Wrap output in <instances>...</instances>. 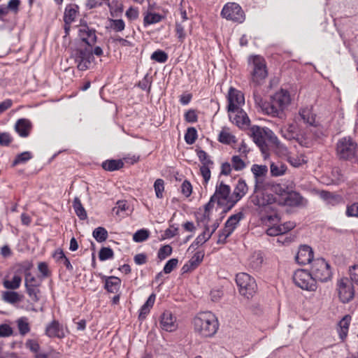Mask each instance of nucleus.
<instances>
[{"mask_svg":"<svg viewBox=\"0 0 358 358\" xmlns=\"http://www.w3.org/2000/svg\"><path fill=\"white\" fill-rule=\"evenodd\" d=\"M194 332L202 338H211L219 329L217 317L211 312L199 313L193 319Z\"/></svg>","mask_w":358,"mask_h":358,"instance_id":"nucleus-1","label":"nucleus"},{"mask_svg":"<svg viewBox=\"0 0 358 358\" xmlns=\"http://www.w3.org/2000/svg\"><path fill=\"white\" fill-rule=\"evenodd\" d=\"M72 57L80 71H86L90 68L94 59L92 52V47L79 45L73 52Z\"/></svg>","mask_w":358,"mask_h":358,"instance_id":"nucleus-2","label":"nucleus"},{"mask_svg":"<svg viewBox=\"0 0 358 358\" xmlns=\"http://www.w3.org/2000/svg\"><path fill=\"white\" fill-rule=\"evenodd\" d=\"M249 64L251 66V80L256 85H260L267 76V70L266 63L260 56L256 55L249 59Z\"/></svg>","mask_w":358,"mask_h":358,"instance_id":"nucleus-3","label":"nucleus"},{"mask_svg":"<svg viewBox=\"0 0 358 358\" xmlns=\"http://www.w3.org/2000/svg\"><path fill=\"white\" fill-rule=\"evenodd\" d=\"M252 137L254 142L260 148L263 154H266L268 152V147L265 141V137L269 138L271 143L276 145L278 147L280 146V141L277 136L274 135L273 131L270 129H264L257 127L255 129H253Z\"/></svg>","mask_w":358,"mask_h":358,"instance_id":"nucleus-4","label":"nucleus"},{"mask_svg":"<svg viewBox=\"0 0 358 358\" xmlns=\"http://www.w3.org/2000/svg\"><path fill=\"white\" fill-rule=\"evenodd\" d=\"M357 147V143L351 137H343L336 144L337 156L341 159H351L356 155Z\"/></svg>","mask_w":358,"mask_h":358,"instance_id":"nucleus-5","label":"nucleus"},{"mask_svg":"<svg viewBox=\"0 0 358 358\" xmlns=\"http://www.w3.org/2000/svg\"><path fill=\"white\" fill-rule=\"evenodd\" d=\"M236 282L239 287L241 294L247 298L252 296L257 289V283L253 278L246 273H240L236 276Z\"/></svg>","mask_w":358,"mask_h":358,"instance_id":"nucleus-6","label":"nucleus"},{"mask_svg":"<svg viewBox=\"0 0 358 358\" xmlns=\"http://www.w3.org/2000/svg\"><path fill=\"white\" fill-rule=\"evenodd\" d=\"M310 273L315 278V282H327L331 276L329 264L322 258L313 261Z\"/></svg>","mask_w":358,"mask_h":358,"instance_id":"nucleus-7","label":"nucleus"},{"mask_svg":"<svg viewBox=\"0 0 358 358\" xmlns=\"http://www.w3.org/2000/svg\"><path fill=\"white\" fill-rule=\"evenodd\" d=\"M293 280L294 284L302 289L315 291L317 288L315 278H313L310 272L304 269L295 271Z\"/></svg>","mask_w":358,"mask_h":358,"instance_id":"nucleus-8","label":"nucleus"},{"mask_svg":"<svg viewBox=\"0 0 358 358\" xmlns=\"http://www.w3.org/2000/svg\"><path fill=\"white\" fill-rule=\"evenodd\" d=\"M221 15L227 20L241 23L245 20V15L242 8L236 3L229 2L226 3L222 11Z\"/></svg>","mask_w":358,"mask_h":358,"instance_id":"nucleus-9","label":"nucleus"},{"mask_svg":"<svg viewBox=\"0 0 358 358\" xmlns=\"http://www.w3.org/2000/svg\"><path fill=\"white\" fill-rule=\"evenodd\" d=\"M231 187L224 184L222 181L216 185L215 191L212 195L216 200L218 206H228V209H231L235 203L231 201Z\"/></svg>","mask_w":358,"mask_h":358,"instance_id":"nucleus-10","label":"nucleus"},{"mask_svg":"<svg viewBox=\"0 0 358 358\" xmlns=\"http://www.w3.org/2000/svg\"><path fill=\"white\" fill-rule=\"evenodd\" d=\"M338 296L341 302L345 303L350 301L355 296V289L352 282L347 278L338 282Z\"/></svg>","mask_w":358,"mask_h":358,"instance_id":"nucleus-11","label":"nucleus"},{"mask_svg":"<svg viewBox=\"0 0 358 358\" xmlns=\"http://www.w3.org/2000/svg\"><path fill=\"white\" fill-rule=\"evenodd\" d=\"M227 99V109L229 112L238 111L245 103L243 94L241 91L232 87L229 90Z\"/></svg>","mask_w":358,"mask_h":358,"instance_id":"nucleus-12","label":"nucleus"},{"mask_svg":"<svg viewBox=\"0 0 358 358\" xmlns=\"http://www.w3.org/2000/svg\"><path fill=\"white\" fill-rule=\"evenodd\" d=\"M78 36L81 41L85 43L84 46L92 47L96 42V30L89 27L87 24H80Z\"/></svg>","mask_w":358,"mask_h":358,"instance_id":"nucleus-13","label":"nucleus"},{"mask_svg":"<svg viewBox=\"0 0 358 358\" xmlns=\"http://www.w3.org/2000/svg\"><path fill=\"white\" fill-rule=\"evenodd\" d=\"M295 259L296 262L301 265H306L310 262L313 263L314 259L313 251L312 248L307 245H301L299 248Z\"/></svg>","mask_w":358,"mask_h":358,"instance_id":"nucleus-14","label":"nucleus"},{"mask_svg":"<svg viewBox=\"0 0 358 358\" xmlns=\"http://www.w3.org/2000/svg\"><path fill=\"white\" fill-rule=\"evenodd\" d=\"M160 327L163 330L169 332H172L177 329L176 318L171 312L166 310L162 313L160 318Z\"/></svg>","mask_w":358,"mask_h":358,"instance_id":"nucleus-15","label":"nucleus"},{"mask_svg":"<svg viewBox=\"0 0 358 358\" xmlns=\"http://www.w3.org/2000/svg\"><path fill=\"white\" fill-rule=\"evenodd\" d=\"M45 334L50 338H57L59 339H62L66 336L64 327L55 320L46 326Z\"/></svg>","mask_w":358,"mask_h":358,"instance_id":"nucleus-16","label":"nucleus"},{"mask_svg":"<svg viewBox=\"0 0 358 358\" xmlns=\"http://www.w3.org/2000/svg\"><path fill=\"white\" fill-rule=\"evenodd\" d=\"M248 191V187L245 180L239 178L231 194L232 203L236 204L247 194Z\"/></svg>","mask_w":358,"mask_h":358,"instance_id":"nucleus-17","label":"nucleus"},{"mask_svg":"<svg viewBox=\"0 0 358 358\" xmlns=\"http://www.w3.org/2000/svg\"><path fill=\"white\" fill-rule=\"evenodd\" d=\"M271 98L282 111H284L291 101L289 92L284 90L277 92Z\"/></svg>","mask_w":358,"mask_h":358,"instance_id":"nucleus-18","label":"nucleus"},{"mask_svg":"<svg viewBox=\"0 0 358 358\" xmlns=\"http://www.w3.org/2000/svg\"><path fill=\"white\" fill-rule=\"evenodd\" d=\"M306 200L296 192H289L285 194V203L289 206L298 207L306 203Z\"/></svg>","mask_w":358,"mask_h":358,"instance_id":"nucleus-19","label":"nucleus"},{"mask_svg":"<svg viewBox=\"0 0 358 358\" xmlns=\"http://www.w3.org/2000/svg\"><path fill=\"white\" fill-rule=\"evenodd\" d=\"M263 112L272 117L282 118L284 116L283 111L278 107V105L275 104L271 98L269 101H266V103H264Z\"/></svg>","mask_w":358,"mask_h":358,"instance_id":"nucleus-20","label":"nucleus"},{"mask_svg":"<svg viewBox=\"0 0 358 358\" xmlns=\"http://www.w3.org/2000/svg\"><path fill=\"white\" fill-rule=\"evenodd\" d=\"M16 132L23 138L27 137L29 135L31 123L27 119H20L18 120L15 125Z\"/></svg>","mask_w":358,"mask_h":358,"instance_id":"nucleus-21","label":"nucleus"},{"mask_svg":"<svg viewBox=\"0 0 358 358\" xmlns=\"http://www.w3.org/2000/svg\"><path fill=\"white\" fill-rule=\"evenodd\" d=\"M105 280L104 288L110 293H117L120 287L121 280L115 276H103Z\"/></svg>","mask_w":358,"mask_h":358,"instance_id":"nucleus-22","label":"nucleus"},{"mask_svg":"<svg viewBox=\"0 0 358 358\" xmlns=\"http://www.w3.org/2000/svg\"><path fill=\"white\" fill-rule=\"evenodd\" d=\"M351 319L352 318L350 315H346L340 320L338 324L337 331L339 337L342 341H344L348 336Z\"/></svg>","mask_w":358,"mask_h":358,"instance_id":"nucleus-23","label":"nucleus"},{"mask_svg":"<svg viewBox=\"0 0 358 358\" xmlns=\"http://www.w3.org/2000/svg\"><path fill=\"white\" fill-rule=\"evenodd\" d=\"M244 217V214L239 212L236 214L231 215L224 224V228L227 229V234H231L239 222Z\"/></svg>","mask_w":358,"mask_h":358,"instance_id":"nucleus-24","label":"nucleus"},{"mask_svg":"<svg viewBox=\"0 0 358 358\" xmlns=\"http://www.w3.org/2000/svg\"><path fill=\"white\" fill-rule=\"evenodd\" d=\"M299 115L305 124L309 126L315 124L316 115L312 112L311 108L308 107L301 108Z\"/></svg>","mask_w":358,"mask_h":358,"instance_id":"nucleus-25","label":"nucleus"},{"mask_svg":"<svg viewBox=\"0 0 358 358\" xmlns=\"http://www.w3.org/2000/svg\"><path fill=\"white\" fill-rule=\"evenodd\" d=\"M78 9L77 5H68L64 10V21L65 24H71L75 20Z\"/></svg>","mask_w":358,"mask_h":358,"instance_id":"nucleus-26","label":"nucleus"},{"mask_svg":"<svg viewBox=\"0 0 358 358\" xmlns=\"http://www.w3.org/2000/svg\"><path fill=\"white\" fill-rule=\"evenodd\" d=\"M320 196L327 204H330L331 206L338 205L343 201L341 196L327 191H322Z\"/></svg>","mask_w":358,"mask_h":358,"instance_id":"nucleus-27","label":"nucleus"},{"mask_svg":"<svg viewBox=\"0 0 358 358\" xmlns=\"http://www.w3.org/2000/svg\"><path fill=\"white\" fill-rule=\"evenodd\" d=\"M101 166L106 171H114L122 169L124 162L122 159H108L102 163Z\"/></svg>","mask_w":358,"mask_h":358,"instance_id":"nucleus-28","label":"nucleus"},{"mask_svg":"<svg viewBox=\"0 0 358 358\" xmlns=\"http://www.w3.org/2000/svg\"><path fill=\"white\" fill-rule=\"evenodd\" d=\"M213 235V232H210V229L208 226L205 227V230L201 233L200 235H199L194 240V241L189 246L190 248H195L198 247L200 245L206 243Z\"/></svg>","mask_w":358,"mask_h":358,"instance_id":"nucleus-29","label":"nucleus"},{"mask_svg":"<svg viewBox=\"0 0 358 358\" xmlns=\"http://www.w3.org/2000/svg\"><path fill=\"white\" fill-rule=\"evenodd\" d=\"M310 132L312 134L315 140H321L327 136L326 130L317 122H315L314 125H310Z\"/></svg>","mask_w":358,"mask_h":358,"instance_id":"nucleus-30","label":"nucleus"},{"mask_svg":"<svg viewBox=\"0 0 358 358\" xmlns=\"http://www.w3.org/2000/svg\"><path fill=\"white\" fill-rule=\"evenodd\" d=\"M73 208L76 214L80 220H84L87 217L86 210L78 197L74 198L73 201Z\"/></svg>","mask_w":358,"mask_h":358,"instance_id":"nucleus-31","label":"nucleus"},{"mask_svg":"<svg viewBox=\"0 0 358 358\" xmlns=\"http://www.w3.org/2000/svg\"><path fill=\"white\" fill-rule=\"evenodd\" d=\"M236 124L238 127H246L250 124V119L248 117L247 114L243 110H238V113L234 119Z\"/></svg>","mask_w":358,"mask_h":358,"instance_id":"nucleus-32","label":"nucleus"},{"mask_svg":"<svg viewBox=\"0 0 358 358\" xmlns=\"http://www.w3.org/2000/svg\"><path fill=\"white\" fill-rule=\"evenodd\" d=\"M270 169L273 176H280L286 172L287 166L280 162H273L271 164Z\"/></svg>","mask_w":358,"mask_h":358,"instance_id":"nucleus-33","label":"nucleus"},{"mask_svg":"<svg viewBox=\"0 0 358 358\" xmlns=\"http://www.w3.org/2000/svg\"><path fill=\"white\" fill-rule=\"evenodd\" d=\"M280 132L282 134V136L287 139V140H292L295 139L297 136V134L296 133V127L294 124H289L287 126L283 127L280 129Z\"/></svg>","mask_w":358,"mask_h":358,"instance_id":"nucleus-34","label":"nucleus"},{"mask_svg":"<svg viewBox=\"0 0 358 358\" xmlns=\"http://www.w3.org/2000/svg\"><path fill=\"white\" fill-rule=\"evenodd\" d=\"M273 200V199L272 195L263 194L261 197L257 195L255 198H253L252 202L256 206L263 207L272 203Z\"/></svg>","mask_w":358,"mask_h":358,"instance_id":"nucleus-35","label":"nucleus"},{"mask_svg":"<svg viewBox=\"0 0 358 358\" xmlns=\"http://www.w3.org/2000/svg\"><path fill=\"white\" fill-rule=\"evenodd\" d=\"M3 299L9 303L15 304L21 301L20 295L16 292L13 291H7L3 292Z\"/></svg>","mask_w":358,"mask_h":358,"instance_id":"nucleus-36","label":"nucleus"},{"mask_svg":"<svg viewBox=\"0 0 358 358\" xmlns=\"http://www.w3.org/2000/svg\"><path fill=\"white\" fill-rule=\"evenodd\" d=\"M40 286H37V285H31L26 287L27 292L34 302H38L40 300Z\"/></svg>","mask_w":358,"mask_h":358,"instance_id":"nucleus-37","label":"nucleus"},{"mask_svg":"<svg viewBox=\"0 0 358 358\" xmlns=\"http://www.w3.org/2000/svg\"><path fill=\"white\" fill-rule=\"evenodd\" d=\"M92 236L97 242L101 243L107 239L108 234L105 228L99 227L93 231Z\"/></svg>","mask_w":358,"mask_h":358,"instance_id":"nucleus-38","label":"nucleus"},{"mask_svg":"<svg viewBox=\"0 0 358 358\" xmlns=\"http://www.w3.org/2000/svg\"><path fill=\"white\" fill-rule=\"evenodd\" d=\"M162 16L158 13H147L144 16L143 23L145 26L159 22Z\"/></svg>","mask_w":358,"mask_h":358,"instance_id":"nucleus-39","label":"nucleus"},{"mask_svg":"<svg viewBox=\"0 0 358 358\" xmlns=\"http://www.w3.org/2000/svg\"><path fill=\"white\" fill-rule=\"evenodd\" d=\"M21 281V277L18 275H15L12 280H4L3 284L4 287L6 289H16L20 286Z\"/></svg>","mask_w":358,"mask_h":358,"instance_id":"nucleus-40","label":"nucleus"},{"mask_svg":"<svg viewBox=\"0 0 358 358\" xmlns=\"http://www.w3.org/2000/svg\"><path fill=\"white\" fill-rule=\"evenodd\" d=\"M251 171L254 174L256 181L257 182L259 178L264 177L266 174L268 168L266 165L254 164L251 168Z\"/></svg>","mask_w":358,"mask_h":358,"instance_id":"nucleus-41","label":"nucleus"},{"mask_svg":"<svg viewBox=\"0 0 358 358\" xmlns=\"http://www.w3.org/2000/svg\"><path fill=\"white\" fill-rule=\"evenodd\" d=\"M150 236V231L146 229L136 231L133 235V241L136 243H141L146 241Z\"/></svg>","mask_w":358,"mask_h":358,"instance_id":"nucleus-42","label":"nucleus"},{"mask_svg":"<svg viewBox=\"0 0 358 358\" xmlns=\"http://www.w3.org/2000/svg\"><path fill=\"white\" fill-rule=\"evenodd\" d=\"M32 158V155L30 152L26 151L17 155L13 162V166H15L20 164H24Z\"/></svg>","mask_w":358,"mask_h":358,"instance_id":"nucleus-43","label":"nucleus"},{"mask_svg":"<svg viewBox=\"0 0 358 358\" xmlns=\"http://www.w3.org/2000/svg\"><path fill=\"white\" fill-rule=\"evenodd\" d=\"M110 27L115 32H120L125 28V23L122 19H110Z\"/></svg>","mask_w":358,"mask_h":358,"instance_id":"nucleus-44","label":"nucleus"},{"mask_svg":"<svg viewBox=\"0 0 358 358\" xmlns=\"http://www.w3.org/2000/svg\"><path fill=\"white\" fill-rule=\"evenodd\" d=\"M218 140L220 142L224 144H230L236 141L235 136L226 130L220 131Z\"/></svg>","mask_w":358,"mask_h":358,"instance_id":"nucleus-45","label":"nucleus"},{"mask_svg":"<svg viewBox=\"0 0 358 358\" xmlns=\"http://www.w3.org/2000/svg\"><path fill=\"white\" fill-rule=\"evenodd\" d=\"M203 257V252L198 251L192 257L188 262L190 264V266H192L194 269H195L201 263Z\"/></svg>","mask_w":358,"mask_h":358,"instance_id":"nucleus-46","label":"nucleus"},{"mask_svg":"<svg viewBox=\"0 0 358 358\" xmlns=\"http://www.w3.org/2000/svg\"><path fill=\"white\" fill-rule=\"evenodd\" d=\"M197 138V131L195 128L189 127L187 129L186 134L185 135V142L189 144H193Z\"/></svg>","mask_w":358,"mask_h":358,"instance_id":"nucleus-47","label":"nucleus"},{"mask_svg":"<svg viewBox=\"0 0 358 358\" xmlns=\"http://www.w3.org/2000/svg\"><path fill=\"white\" fill-rule=\"evenodd\" d=\"M231 166L234 170L238 171L244 169L246 164L239 156L235 155L231 158Z\"/></svg>","mask_w":358,"mask_h":358,"instance_id":"nucleus-48","label":"nucleus"},{"mask_svg":"<svg viewBox=\"0 0 358 358\" xmlns=\"http://www.w3.org/2000/svg\"><path fill=\"white\" fill-rule=\"evenodd\" d=\"M114 256V252L110 248L103 247L101 248L99 253V258L101 261H106L112 259Z\"/></svg>","mask_w":358,"mask_h":358,"instance_id":"nucleus-49","label":"nucleus"},{"mask_svg":"<svg viewBox=\"0 0 358 358\" xmlns=\"http://www.w3.org/2000/svg\"><path fill=\"white\" fill-rule=\"evenodd\" d=\"M150 58L157 62L164 63L168 59V55L164 51L157 50L151 55Z\"/></svg>","mask_w":358,"mask_h":358,"instance_id":"nucleus-50","label":"nucleus"},{"mask_svg":"<svg viewBox=\"0 0 358 358\" xmlns=\"http://www.w3.org/2000/svg\"><path fill=\"white\" fill-rule=\"evenodd\" d=\"M197 156L202 163V166H212L213 164V162L210 159L208 155L202 150H199L196 151Z\"/></svg>","mask_w":358,"mask_h":358,"instance_id":"nucleus-51","label":"nucleus"},{"mask_svg":"<svg viewBox=\"0 0 358 358\" xmlns=\"http://www.w3.org/2000/svg\"><path fill=\"white\" fill-rule=\"evenodd\" d=\"M110 6V14L113 17H118L122 14L124 10L123 4L121 3H118L117 1L112 2V4Z\"/></svg>","mask_w":358,"mask_h":358,"instance_id":"nucleus-52","label":"nucleus"},{"mask_svg":"<svg viewBox=\"0 0 358 358\" xmlns=\"http://www.w3.org/2000/svg\"><path fill=\"white\" fill-rule=\"evenodd\" d=\"M152 83V77L146 74L144 78L138 83V86L143 90L150 92Z\"/></svg>","mask_w":358,"mask_h":358,"instance_id":"nucleus-53","label":"nucleus"},{"mask_svg":"<svg viewBox=\"0 0 358 358\" xmlns=\"http://www.w3.org/2000/svg\"><path fill=\"white\" fill-rule=\"evenodd\" d=\"M154 188L156 194V196L158 199L163 197V192L164 190V182L162 179H157L154 183Z\"/></svg>","mask_w":358,"mask_h":358,"instance_id":"nucleus-54","label":"nucleus"},{"mask_svg":"<svg viewBox=\"0 0 358 358\" xmlns=\"http://www.w3.org/2000/svg\"><path fill=\"white\" fill-rule=\"evenodd\" d=\"M172 253V248L169 245H166L161 247L158 251L157 256L161 260L166 259Z\"/></svg>","mask_w":358,"mask_h":358,"instance_id":"nucleus-55","label":"nucleus"},{"mask_svg":"<svg viewBox=\"0 0 358 358\" xmlns=\"http://www.w3.org/2000/svg\"><path fill=\"white\" fill-rule=\"evenodd\" d=\"M41 281L42 279L41 278L38 279L32 275L29 272L25 273V287H28L31 285H37V286H40Z\"/></svg>","mask_w":358,"mask_h":358,"instance_id":"nucleus-56","label":"nucleus"},{"mask_svg":"<svg viewBox=\"0 0 358 358\" xmlns=\"http://www.w3.org/2000/svg\"><path fill=\"white\" fill-rule=\"evenodd\" d=\"M345 215L348 217H358V202L348 205L346 207Z\"/></svg>","mask_w":358,"mask_h":358,"instance_id":"nucleus-57","label":"nucleus"},{"mask_svg":"<svg viewBox=\"0 0 358 358\" xmlns=\"http://www.w3.org/2000/svg\"><path fill=\"white\" fill-rule=\"evenodd\" d=\"M17 327H18L19 331H20V334H22V335H25L30 330L29 325L28 322L22 318L18 320Z\"/></svg>","mask_w":358,"mask_h":358,"instance_id":"nucleus-58","label":"nucleus"},{"mask_svg":"<svg viewBox=\"0 0 358 358\" xmlns=\"http://www.w3.org/2000/svg\"><path fill=\"white\" fill-rule=\"evenodd\" d=\"M263 262V257L260 255H254L250 260V266L254 269H258Z\"/></svg>","mask_w":358,"mask_h":358,"instance_id":"nucleus-59","label":"nucleus"},{"mask_svg":"<svg viewBox=\"0 0 358 358\" xmlns=\"http://www.w3.org/2000/svg\"><path fill=\"white\" fill-rule=\"evenodd\" d=\"M178 260L176 258L169 259L164 267V272L165 273H170L178 265Z\"/></svg>","mask_w":358,"mask_h":358,"instance_id":"nucleus-60","label":"nucleus"},{"mask_svg":"<svg viewBox=\"0 0 358 358\" xmlns=\"http://www.w3.org/2000/svg\"><path fill=\"white\" fill-rule=\"evenodd\" d=\"M296 141L303 147L310 148L313 145V139L304 136H296Z\"/></svg>","mask_w":358,"mask_h":358,"instance_id":"nucleus-61","label":"nucleus"},{"mask_svg":"<svg viewBox=\"0 0 358 358\" xmlns=\"http://www.w3.org/2000/svg\"><path fill=\"white\" fill-rule=\"evenodd\" d=\"M180 188L182 194L186 197H188L191 195L192 192V186L189 181L185 180L182 183Z\"/></svg>","mask_w":358,"mask_h":358,"instance_id":"nucleus-62","label":"nucleus"},{"mask_svg":"<svg viewBox=\"0 0 358 358\" xmlns=\"http://www.w3.org/2000/svg\"><path fill=\"white\" fill-rule=\"evenodd\" d=\"M25 345L27 348L29 349L31 352H35L36 354L38 353L40 349V345L38 343V342L36 340L33 339L27 340L25 343Z\"/></svg>","mask_w":358,"mask_h":358,"instance_id":"nucleus-63","label":"nucleus"},{"mask_svg":"<svg viewBox=\"0 0 358 358\" xmlns=\"http://www.w3.org/2000/svg\"><path fill=\"white\" fill-rule=\"evenodd\" d=\"M351 281L358 285V265H354L350 268Z\"/></svg>","mask_w":358,"mask_h":358,"instance_id":"nucleus-64","label":"nucleus"}]
</instances>
